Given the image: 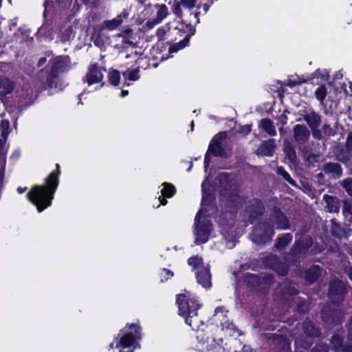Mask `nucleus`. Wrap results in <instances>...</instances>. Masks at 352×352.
Here are the masks:
<instances>
[{
  "label": "nucleus",
  "instance_id": "18",
  "mask_svg": "<svg viewBox=\"0 0 352 352\" xmlns=\"http://www.w3.org/2000/svg\"><path fill=\"white\" fill-rule=\"evenodd\" d=\"M321 272V268L318 265H314L305 272L304 278L309 283H312L318 279Z\"/></svg>",
  "mask_w": 352,
  "mask_h": 352
},
{
  "label": "nucleus",
  "instance_id": "5",
  "mask_svg": "<svg viewBox=\"0 0 352 352\" xmlns=\"http://www.w3.org/2000/svg\"><path fill=\"white\" fill-rule=\"evenodd\" d=\"M274 234L273 228L267 222L261 221L254 228L250 238L253 243L261 245L270 241Z\"/></svg>",
  "mask_w": 352,
  "mask_h": 352
},
{
  "label": "nucleus",
  "instance_id": "33",
  "mask_svg": "<svg viewBox=\"0 0 352 352\" xmlns=\"http://www.w3.org/2000/svg\"><path fill=\"white\" fill-rule=\"evenodd\" d=\"M0 128L1 131V136L2 138L8 137V135L9 133V129H10V122L8 120H3L1 122Z\"/></svg>",
  "mask_w": 352,
  "mask_h": 352
},
{
  "label": "nucleus",
  "instance_id": "37",
  "mask_svg": "<svg viewBox=\"0 0 352 352\" xmlns=\"http://www.w3.org/2000/svg\"><path fill=\"white\" fill-rule=\"evenodd\" d=\"M199 12H192L189 15V19L188 23L190 25H196L199 23Z\"/></svg>",
  "mask_w": 352,
  "mask_h": 352
},
{
  "label": "nucleus",
  "instance_id": "1",
  "mask_svg": "<svg viewBox=\"0 0 352 352\" xmlns=\"http://www.w3.org/2000/svg\"><path fill=\"white\" fill-rule=\"evenodd\" d=\"M56 171L52 172L45 179L47 187L44 186H34L28 194L30 201L34 204L38 212L43 211L51 205L54 194L58 185V175L60 174L59 165L56 164Z\"/></svg>",
  "mask_w": 352,
  "mask_h": 352
},
{
  "label": "nucleus",
  "instance_id": "6",
  "mask_svg": "<svg viewBox=\"0 0 352 352\" xmlns=\"http://www.w3.org/2000/svg\"><path fill=\"white\" fill-rule=\"evenodd\" d=\"M226 138V133L223 132L216 135L211 140L204 159V166L206 168L209 166L210 153L215 156H227V152L223 147V142L225 140Z\"/></svg>",
  "mask_w": 352,
  "mask_h": 352
},
{
  "label": "nucleus",
  "instance_id": "32",
  "mask_svg": "<svg viewBox=\"0 0 352 352\" xmlns=\"http://www.w3.org/2000/svg\"><path fill=\"white\" fill-rule=\"evenodd\" d=\"M277 173L281 175L288 183L292 185H295V182L290 177L289 174L286 172L283 168L278 167L277 168Z\"/></svg>",
  "mask_w": 352,
  "mask_h": 352
},
{
  "label": "nucleus",
  "instance_id": "25",
  "mask_svg": "<svg viewBox=\"0 0 352 352\" xmlns=\"http://www.w3.org/2000/svg\"><path fill=\"white\" fill-rule=\"evenodd\" d=\"M155 8L157 9L156 19L160 23L164 19L168 13V8L164 4H156Z\"/></svg>",
  "mask_w": 352,
  "mask_h": 352
},
{
  "label": "nucleus",
  "instance_id": "27",
  "mask_svg": "<svg viewBox=\"0 0 352 352\" xmlns=\"http://www.w3.org/2000/svg\"><path fill=\"white\" fill-rule=\"evenodd\" d=\"M222 329L226 331L230 336L240 335L239 331L232 322L226 320L221 322Z\"/></svg>",
  "mask_w": 352,
  "mask_h": 352
},
{
  "label": "nucleus",
  "instance_id": "57",
  "mask_svg": "<svg viewBox=\"0 0 352 352\" xmlns=\"http://www.w3.org/2000/svg\"><path fill=\"white\" fill-rule=\"evenodd\" d=\"M209 7H210V5L207 4V3H204V6H203V8H204V10L205 12H207L208 9H209Z\"/></svg>",
  "mask_w": 352,
  "mask_h": 352
},
{
  "label": "nucleus",
  "instance_id": "15",
  "mask_svg": "<svg viewBox=\"0 0 352 352\" xmlns=\"http://www.w3.org/2000/svg\"><path fill=\"white\" fill-rule=\"evenodd\" d=\"M135 338H139L138 335L134 336L131 333H127L121 337L119 342H116V347L129 348L133 346Z\"/></svg>",
  "mask_w": 352,
  "mask_h": 352
},
{
  "label": "nucleus",
  "instance_id": "44",
  "mask_svg": "<svg viewBox=\"0 0 352 352\" xmlns=\"http://www.w3.org/2000/svg\"><path fill=\"white\" fill-rule=\"evenodd\" d=\"M331 232L333 235L339 236L340 234V230L338 225L332 221Z\"/></svg>",
  "mask_w": 352,
  "mask_h": 352
},
{
  "label": "nucleus",
  "instance_id": "62",
  "mask_svg": "<svg viewBox=\"0 0 352 352\" xmlns=\"http://www.w3.org/2000/svg\"><path fill=\"white\" fill-rule=\"evenodd\" d=\"M128 94V91L122 90L121 92V97H124Z\"/></svg>",
  "mask_w": 352,
  "mask_h": 352
},
{
  "label": "nucleus",
  "instance_id": "60",
  "mask_svg": "<svg viewBox=\"0 0 352 352\" xmlns=\"http://www.w3.org/2000/svg\"><path fill=\"white\" fill-rule=\"evenodd\" d=\"M276 337L277 340L283 341L284 344H285V345H287V344L286 343V341H285L284 339H283V338H282V337H280V336H276Z\"/></svg>",
  "mask_w": 352,
  "mask_h": 352
},
{
  "label": "nucleus",
  "instance_id": "17",
  "mask_svg": "<svg viewBox=\"0 0 352 352\" xmlns=\"http://www.w3.org/2000/svg\"><path fill=\"white\" fill-rule=\"evenodd\" d=\"M342 342V339L340 336L337 334L333 336L331 345L336 352H352V346L344 347Z\"/></svg>",
  "mask_w": 352,
  "mask_h": 352
},
{
  "label": "nucleus",
  "instance_id": "16",
  "mask_svg": "<svg viewBox=\"0 0 352 352\" xmlns=\"http://www.w3.org/2000/svg\"><path fill=\"white\" fill-rule=\"evenodd\" d=\"M163 188L161 190V196L159 197V201L162 205H166L167 203L165 197H170L175 192V187L168 183H164L162 184Z\"/></svg>",
  "mask_w": 352,
  "mask_h": 352
},
{
  "label": "nucleus",
  "instance_id": "21",
  "mask_svg": "<svg viewBox=\"0 0 352 352\" xmlns=\"http://www.w3.org/2000/svg\"><path fill=\"white\" fill-rule=\"evenodd\" d=\"M14 89L13 82L6 78H0V95L6 96Z\"/></svg>",
  "mask_w": 352,
  "mask_h": 352
},
{
  "label": "nucleus",
  "instance_id": "48",
  "mask_svg": "<svg viewBox=\"0 0 352 352\" xmlns=\"http://www.w3.org/2000/svg\"><path fill=\"white\" fill-rule=\"evenodd\" d=\"M300 83H301V82H300V81L297 82V81H295V80L293 81L292 80H289L288 82H287V85L290 87H294V86H296L297 85H299Z\"/></svg>",
  "mask_w": 352,
  "mask_h": 352
},
{
  "label": "nucleus",
  "instance_id": "36",
  "mask_svg": "<svg viewBox=\"0 0 352 352\" xmlns=\"http://www.w3.org/2000/svg\"><path fill=\"white\" fill-rule=\"evenodd\" d=\"M342 185L347 193L352 196V178L345 179L342 182Z\"/></svg>",
  "mask_w": 352,
  "mask_h": 352
},
{
  "label": "nucleus",
  "instance_id": "11",
  "mask_svg": "<svg viewBox=\"0 0 352 352\" xmlns=\"http://www.w3.org/2000/svg\"><path fill=\"white\" fill-rule=\"evenodd\" d=\"M128 17L126 12H122L114 19L104 21L102 24V28L107 30L111 31L119 27L124 21V19Z\"/></svg>",
  "mask_w": 352,
  "mask_h": 352
},
{
  "label": "nucleus",
  "instance_id": "53",
  "mask_svg": "<svg viewBox=\"0 0 352 352\" xmlns=\"http://www.w3.org/2000/svg\"><path fill=\"white\" fill-rule=\"evenodd\" d=\"M164 271L165 272L166 274L168 276L167 278L172 277L173 276V273L169 270L164 269Z\"/></svg>",
  "mask_w": 352,
  "mask_h": 352
},
{
  "label": "nucleus",
  "instance_id": "40",
  "mask_svg": "<svg viewBox=\"0 0 352 352\" xmlns=\"http://www.w3.org/2000/svg\"><path fill=\"white\" fill-rule=\"evenodd\" d=\"M180 1L183 6L188 9L193 8L196 4V0H180Z\"/></svg>",
  "mask_w": 352,
  "mask_h": 352
},
{
  "label": "nucleus",
  "instance_id": "43",
  "mask_svg": "<svg viewBox=\"0 0 352 352\" xmlns=\"http://www.w3.org/2000/svg\"><path fill=\"white\" fill-rule=\"evenodd\" d=\"M322 131L326 135H333V130L332 128L327 124H324L322 127Z\"/></svg>",
  "mask_w": 352,
  "mask_h": 352
},
{
  "label": "nucleus",
  "instance_id": "50",
  "mask_svg": "<svg viewBox=\"0 0 352 352\" xmlns=\"http://www.w3.org/2000/svg\"><path fill=\"white\" fill-rule=\"evenodd\" d=\"M277 272L281 276H285L287 274V269L285 267H283L280 270H277Z\"/></svg>",
  "mask_w": 352,
  "mask_h": 352
},
{
  "label": "nucleus",
  "instance_id": "19",
  "mask_svg": "<svg viewBox=\"0 0 352 352\" xmlns=\"http://www.w3.org/2000/svg\"><path fill=\"white\" fill-rule=\"evenodd\" d=\"M324 199L327 204V208L329 212H338L340 208L339 200L332 196L324 195Z\"/></svg>",
  "mask_w": 352,
  "mask_h": 352
},
{
  "label": "nucleus",
  "instance_id": "24",
  "mask_svg": "<svg viewBox=\"0 0 352 352\" xmlns=\"http://www.w3.org/2000/svg\"><path fill=\"white\" fill-rule=\"evenodd\" d=\"M283 151L291 162H293L296 160V152L288 140H285L284 141Z\"/></svg>",
  "mask_w": 352,
  "mask_h": 352
},
{
  "label": "nucleus",
  "instance_id": "8",
  "mask_svg": "<svg viewBox=\"0 0 352 352\" xmlns=\"http://www.w3.org/2000/svg\"><path fill=\"white\" fill-rule=\"evenodd\" d=\"M346 293V286L339 280H334L330 283L329 296L333 303H339L343 300Z\"/></svg>",
  "mask_w": 352,
  "mask_h": 352
},
{
  "label": "nucleus",
  "instance_id": "47",
  "mask_svg": "<svg viewBox=\"0 0 352 352\" xmlns=\"http://www.w3.org/2000/svg\"><path fill=\"white\" fill-rule=\"evenodd\" d=\"M174 13L179 18L182 17V10L179 5H177L173 10Z\"/></svg>",
  "mask_w": 352,
  "mask_h": 352
},
{
  "label": "nucleus",
  "instance_id": "34",
  "mask_svg": "<svg viewBox=\"0 0 352 352\" xmlns=\"http://www.w3.org/2000/svg\"><path fill=\"white\" fill-rule=\"evenodd\" d=\"M316 97L320 101H322L327 95V90L324 86L318 87L315 91Z\"/></svg>",
  "mask_w": 352,
  "mask_h": 352
},
{
  "label": "nucleus",
  "instance_id": "29",
  "mask_svg": "<svg viewBox=\"0 0 352 352\" xmlns=\"http://www.w3.org/2000/svg\"><path fill=\"white\" fill-rule=\"evenodd\" d=\"M109 82L113 86H117L119 84L120 75L118 70H113L109 72L108 76Z\"/></svg>",
  "mask_w": 352,
  "mask_h": 352
},
{
  "label": "nucleus",
  "instance_id": "63",
  "mask_svg": "<svg viewBox=\"0 0 352 352\" xmlns=\"http://www.w3.org/2000/svg\"><path fill=\"white\" fill-rule=\"evenodd\" d=\"M349 278L352 281V272H351L350 273H349Z\"/></svg>",
  "mask_w": 352,
  "mask_h": 352
},
{
  "label": "nucleus",
  "instance_id": "61",
  "mask_svg": "<svg viewBox=\"0 0 352 352\" xmlns=\"http://www.w3.org/2000/svg\"><path fill=\"white\" fill-rule=\"evenodd\" d=\"M314 77H319L320 76V71L318 69V70H316L314 73Z\"/></svg>",
  "mask_w": 352,
  "mask_h": 352
},
{
  "label": "nucleus",
  "instance_id": "38",
  "mask_svg": "<svg viewBox=\"0 0 352 352\" xmlns=\"http://www.w3.org/2000/svg\"><path fill=\"white\" fill-rule=\"evenodd\" d=\"M7 137H5L4 138H2L1 135L0 138V155H1L2 162H5V153H6V142Z\"/></svg>",
  "mask_w": 352,
  "mask_h": 352
},
{
  "label": "nucleus",
  "instance_id": "9",
  "mask_svg": "<svg viewBox=\"0 0 352 352\" xmlns=\"http://www.w3.org/2000/svg\"><path fill=\"white\" fill-rule=\"evenodd\" d=\"M103 72H104V69L97 64L90 65L84 80L85 82H86L88 85L101 82L103 78Z\"/></svg>",
  "mask_w": 352,
  "mask_h": 352
},
{
  "label": "nucleus",
  "instance_id": "13",
  "mask_svg": "<svg viewBox=\"0 0 352 352\" xmlns=\"http://www.w3.org/2000/svg\"><path fill=\"white\" fill-rule=\"evenodd\" d=\"M264 211L263 206L258 199L252 200L248 206L247 212L250 219L256 218L258 214H261Z\"/></svg>",
  "mask_w": 352,
  "mask_h": 352
},
{
  "label": "nucleus",
  "instance_id": "51",
  "mask_svg": "<svg viewBox=\"0 0 352 352\" xmlns=\"http://www.w3.org/2000/svg\"><path fill=\"white\" fill-rule=\"evenodd\" d=\"M46 60L47 59L45 57L41 58L38 61V66L41 67L43 65L46 63Z\"/></svg>",
  "mask_w": 352,
  "mask_h": 352
},
{
  "label": "nucleus",
  "instance_id": "64",
  "mask_svg": "<svg viewBox=\"0 0 352 352\" xmlns=\"http://www.w3.org/2000/svg\"><path fill=\"white\" fill-rule=\"evenodd\" d=\"M349 278L352 281V272H351L350 273H349Z\"/></svg>",
  "mask_w": 352,
  "mask_h": 352
},
{
  "label": "nucleus",
  "instance_id": "35",
  "mask_svg": "<svg viewBox=\"0 0 352 352\" xmlns=\"http://www.w3.org/2000/svg\"><path fill=\"white\" fill-rule=\"evenodd\" d=\"M188 42V39H184L176 45L171 46L169 49V52L171 53L177 52L179 50L184 48L187 45Z\"/></svg>",
  "mask_w": 352,
  "mask_h": 352
},
{
  "label": "nucleus",
  "instance_id": "31",
  "mask_svg": "<svg viewBox=\"0 0 352 352\" xmlns=\"http://www.w3.org/2000/svg\"><path fill=\"white\" fill-rule=\"evenodd\" d=\"M17 92L19 93V96L25 100L32 95V90L30 88L28 85H25L21 88V92L19 93V91H17Z\"/></svg>",
  "mask_w": 352,
  "mask_h": 352
},
{
  "label": "nucleus",
  "instance_id": "55",
  "mask_svg": "<svg viewBox=\"0 0 352 352\" xmlns=\"http://www.w3.org/2000/svg\"><path fill=\"white\" fill-rule=\"evenodd\" d=\"M347 144L352 147V135H349L347 139Z\"/></svg>",
  "mask_w": 352,
  "mask_h": 352
},
{
  "label": "nucleus",
  "instance_id": "10",
  "mask_svg": "<svg viewBox=\"0 0 352 352\" xmlns=\"http://www.w3.org/2000/svg\"><path fill=\"white\" fill-rule=\"evenodd\" d=\"M294 138L298 144H303L307 142L310 133L306 126L296 124L294 126Z\"/></svg>",
  "mask_w": 352,
  "mask_h": 352
},
{
  "label": "nucleus",
  "instance_id": "20",
  "mask_svg": "<svg viewBox=\"0 0 352 352\" xmlns=\"http://www.w3.org/2000/svg\"><path fill=\"white\" fill-rule=\"evenodd\" d=\"M304 120L309 124V127L311 129H316L321 122V119L320 116L316 114L314 112H311L310 113L306 114L303 116Z\"/></svg>",
  "mask_w": 352,
  "mask_h": 352
},
{
  "label": "nucleus",
  "instance_id": "39",
  "mask_svg": "<svg viewBox=\"0 0 352 352\" xmlns=\"http://www.w3.org/2000/svg\"><path fill=\"white\" fill-rule=\"evenodd\" d=\"M158 23H160V22L156 19L149 20L146 22V23L144 25V28L146 30H151L155 25Z\"/></svg>",
  "mask_w": 352,
  "mask_h": 352
},
{
  "label": "nucleus",
  "instance_id": "46",
  "mask_svg": "<svg viewBox=\"0 0 352 352\" xmlns=\"http://www.w3.org/2000/svg\"><path fill=\"white\" fill-rule=\"evenodd\" d=\"M313 131V136L316 139L320 140L322 138L321 132L319 130H317L316 129H312Z\"/></svg>",
  "mask_w": 352,
  "mask_h": 352
},
{
  "label": "nucleus",
  "instance_id": "14",
  "mask_svg": "<svg viewBox=\"0 0 352 352\" xmlns=\"http://www.w3.org/2000/svg\"><path fill=\"white\" fill-rule=\"evenodd\" d=\"M322 170L334 179L339 178L342 173L340 165L337 163H327L324 166Z\"/></svg>",
  "mask_w": 352,
  "mask_h": 352
},
{
  "label": "nucleus",
  "instance_id": "52",
  "mask_svg": "<svg viewBox=\"0 0 352 352\" xmlns=\"http://www.w3.org/2000/svg\"><path fill=\"white\" fill-rule=\"evenodd\" d=\"M243 131L245 133V134H248L249 133L250 131H251V128L249 125H245L243 127Z\"/></svg>",
  "mask_w": 352,
  "mask_h": 352
},
{
  "label": "nucleus",
  "instance_id": "2",
  "mask_svg": "<svg viewBox=\"0 0 352 352\" xmlns=\"http://www.w3.org/2000/svg\"><path fill=\"white\" fill-rule=\"evenodd\" d=\"M177 302L179 315L184 318L186 324L193 329H198L201 320L197 314L201 305L197 298L189 292L185 291L177 296Z\"/></svg>",
  "mask_w": 352,
  "mask_h": 352
},
{
  "label": "nucleus",
  "instance_id": "56",
  "mask_svg": "<svg viewBox=\"0 0 352 352\" xmlns=\"http://www.w3.org/2000/svg\"><path fill=\"white\" fill-rule=\"evenodd\" d=\"M92 5L93 7L96 8L99 5V0H93Z\"/></svg>",
  "mask_w": 352,
  "mask_h": 352
},
{
  "label": "nucleus",
  "instance_id": "28",
  "mask_svg": "<svg viewBox=\"0 0 352 352\" xmlns=\"http://www.w3.org/2000/svg\"><path fill=\"white\" fill-rule=\"evenodd\" d=\"M67 57H57L56 58L53 63L52 67L51 69V72L52 74L56 72L58 70L61 69L64 65L67 63Z\"/></svg>",
  "mask_w": 352,
  "mask_h": 352
},
{
  "label": "nucleus",
  "instance_id": "4",
  "mask_svg": "<svg viewBox=\"0 0 352 352\" xmlns=\"http://www.w3.org/2000/svg\"><path fill=\"white\" fill-rule=\"evenodd\" d=\"M202 213V210H199L195 219L194 235L196 244L206 243L208 240L212 229L210 221L208 217L203 216Z\"/></svg>",
  "mask_w": 352,
  "mask_h": 352
},
{
  "label": "nucleus",
  "instance_id": "45",
  "mask_svg": "<svg viewBox=\"0 0 352 352\" xmlns=\"http://www.w3.org/2000/svg\"><path fill=\"white\" fill-rule=\"evenodd\" d=\"M166 33V31L164 28H159L157 32H156V35L157 36L160 38V39H162L163 38V36H164Z\"/></svg>",
  "mask_w": 352,
  "mask_h": 352
},
{
  "label": "nucleus",
  "instance_id": "58",
  "mask_svg": "<svg viewBox=\"0 0 352 352\" xmlns=\"http://www.w3.org/2000/svg\"><path fill=\"white\" fill-rule=\"evenodd\" d=\"M26 190V188H21V187H19L17 188V191L19 192V193L21 194L23 192H25V190Z\"/></svg>",
  "mask_w": 352,
  "mask_h": 352
},
{
  "label": "nucleus",
  "instance_id": "3",
  "mask_svg": "<svg viewBox=\"0 0 352 352\" xmlns=\"http://www.w3.org/2000/svg\"><path fill=\"white\" fill-rule=\"evenodd\" d=\"M188 263L195 271L197 283L206 289L210 288L212 283L209 267L204 265L201 258L198 256L190 257Z\"/></svg>",
  "mask_w": 352,
  "mask_h": 352
},
{
  "label": "nucleus",
  "instance_id": "12",
  "mask_svg": "<svg viewBox=\"0 0 352 352\" xmlns=\"http://www.w3.org/2000/svg\"><path fill=\"white\" fill-rule=\"evenodd\" d=\"M275 148V140L270 139L264 141L257 148L256 153L262 156H272Z\"/></svg>",
  "mask_w": 352,
  "mask_h": 352
},
{
  "label": "nucleus",
  "instance_id": "26",
  "mask_svg": "<svg viewBox=\"0 0 352 352\" xmlns=\"http://www.w3.org/2000/svg\"><path fill=\"white\" fill-rule=\"evenodd\" d=\"M303 329L305 333L309 336H318L319 331L316 329L312 323L309 320L305 321L303 324Z\"/></svg>",
  "mask_w": 352,
  "mask_h": 352
},
{
  "label": "nucleus",
  "instance_id": "7",
  "mask_svg": "<svg viewBox=\"0 0 352 352\" xmlns=\"http://www.w3.org/2000/svg\"><path fill=\"white\" fill-rule=\"evenodd\" d=\"M267 225L278 230H287L289 228V220L285 214L278 208H273L267 220L265 221Z\"/></svg>",
  "mask_w": 352,
  "mask_h": 352
},
{
  "label": "nucleus",
  "instance_id": "23",
  "mask_svg": "<svg viewBox=\"0 0 352 352\" xmlns=\"http://www.w3.org/2000/svg\"><path fill=\"white\" fill-rule=\"evenodd\" d=\"M292 240V235L289 233L284 234L281 237H279L276 243L275 247L278 250L284 249Z\"/></svg>",
  "mask_w": 352,
  "mask_h": 352
},
{
  "label": "nucleus",
  "instance_id": "41",
  "mask_svg": "<svg viewBox=\"0 0 352 352\" xmlns=\"http://www.w3.org/2000/svg\"><path fill=\"white\" fill-rule=\"evenodd\" d=\"M311 352H328V348L326 344H318L314 346Z\"/></svg>",
  "mask_w": 352,
  "mask_h": 352
},
{
  "label": "nucleus",
  "instance_id": "49",
  "mask_svg": "<svg viewBox=\"0 0 352 352\" xmlns=\"http://www.w3.org/2000/svg\"><path fill=\"white\" fill-rule=\"evenodd\" d=\"M318 158H319V156L318 155H310L308 157H307V160L308 162H312L314 161H318Z\"/></svg>",
  "mask_w": 352,
  "mask_h": 352
},
{
  "label": "nucleus",
  "instance_id": "54",
  "mask_svg": "<svg viewBox=\"0 0 352 352\" xmlns=\"http://www.w3.org/2000/svg\"><path fill=\"white\" fill-rule=\"evenodd\" d=\"M349 210H350V206L346 204L343 208V213L345 214L346 212H349Z\"/></svg>",
  "mask_w": 352,
  "mask_h": 352
},
{
  "label": "nucleus",
  "instance_id": "59",
  "mask_svg": "<svg viewBox=\"0 0 352 352\" xmlns=\"http://www.w3.org/2000/svg\"><path fill=\"white\" fill-rule=\"evenodd\" d=\"M123 42L124 43L129 44V45H132L133 44L132 41H129V38H125V37L124 38Z\"/></svg>",
  "mask_w": 352,
  "mask_h": 352
},
{
  "label": "nucleus",
  "instance_id": "30",
  "mask_svg": "<svg viewBox=\"0 0 352 352\" xmlns=\"http://www.w3.org/2000/svg\"><path fill=\"white\" fill-rule=\"evenodd\" d=\"M138 73H139V69L136 68V69H133L123 72L122 75L124 76H126V74H128V76H127L128 80L135 81L139 79Z\"/></svg>",
  "mask_w": 352,
  "mask_h": 352
},
{
  "label": "nucleus",
  "instance_id": "42",
  "mask_svg": "<svg viewBox=\"0 0 352 352\" xmlns=\"http://www.w3.org/2000/svg\"><path fill=\"white\" fill-rule=\"evenodd\" d=\"M225 312H226L225 311V308L223 307H219L216 308L215 311H214V313H215L214 316L216 317H217L218 319H221V318H223L226 316V315L224 314Z\"/></svg>",
  "mask_w": 352,
  "mask_h": 352
},
{
  "label": "nucleus",
  "instance_id": "22",
  "mask_svg": "<svg viewBox=\"0 0 352 352\" xmlns=\"http://www.w3.org/2000/svg\"><path fill=\"white\" fill-rule=\"evenodd\" d=\"M260 127L263 129L270 135L274 136L276 134V129L273 122L267 118L262 119L260 122Z\"/></svg>",
  "mask_w": 352,
  "mask_h": 352
}]
</instances>
